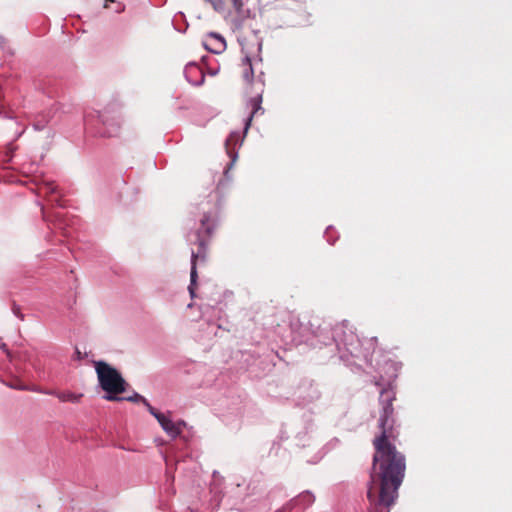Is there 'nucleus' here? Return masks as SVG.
<instances>
[{"label":"nucleus","mask_w":512,"mask_h":512,"mask_svg":"<svg viewBox=\"0 0 512 512\" xmlns=\"http://www.w3.org/2000/svg\"><path fill=\"white\" fill-rule=\"evenodd\" d=\"M393 414L392 400L383 403L378 420L380 432L372 441L374 454L367 491L371 512H389L405 476L406 458L395 445L399 432Z\"/></svg>","instance_id":"nucleus-1"},{"label":"nucleus","mask_w":512,"mask_h":512,"mask_svg":"<svg viewBox=\"0 0 512 512\" xmlns=\"http://www.w3.org/2000/svg\"><path fill=\"white\" fill-rule=\"evenodd\" d=\"M218 217L216 212H208L203 215L200 220V227L196 231L195 244L198 245L196 251H192L191 255V272H190V285L188 287L191 297L195 295L197 285V268L206 266L208 261L207 245L217 227Z\"/></svg>","instance_id":"nucleus-2"},{"label":"nucleus","mask_w":512,"mask_h":512,"mask_svg":"<svg viewBox=\"0 0 512 512\" xmlns=\"http://www.w3.org/2000/svg\"><path fill=\"white\" fill-rule=\"evenodd\" d=\"M95 370L100 387L106 392L107 401H121L118 395L125 392L128 385L121 373L104 361L95 362Z\"/></svg>","instance_id":"nucleus-3"},{"label":"nucleus","mask_w":512,"mask_h":512,"mask_svg":"<svg viewBox=\"0 0 512 512\" xmlns=\"http://www.w3.org/2000/svg\"><path fill=\"white\" fill-rule=\"evenodd\" d=\"M98 118L103 126L101 132L103 137H116L120 134L122 127L120 113L112 109H104L99 112Z\"/></svg>","instance_id":"nucleus-4"},{"label":"nucleus","mask_w":512,"mask_h":512,"mask_svg":"<svg viewBox=\"0 0 512 512\" xmlns=\"http://www.w3.org/2000/svg\"><path fill=\"white\" fill-rule=\"evenodd\" d=\"M157 421L159 422L163 430L172 438H176L177 436H179L182 432V427L185 426L184 421L175 423L166 415L157 416Z\"/></svg>","instance_id":"nucleus-5"},{"label":"nucleus","mask_w":512,"mask_h":512,"mask_svg":"<svg viewBox=\"0 0 512 512\" xmlns=\"http://www.w3.org/2000/svg\"><path fill=\"white\" fill-rule=\"evenodd\" d=\"M251 107L250 116L247 118L244 133H246L250 127L252 119L258 114H263L264 109L262 108V93L257 94L255 97L251 98L249 101Z\"/></svg>","instance_id":"nucleus-6"},{"label":"nucleus","mask_w":512,"mask_h":512,"mask_svg":"<svg viewBox=\"0 0 512 512\" xmlns=\"http://www.w3.org/2000/svg\"><path fill=\"white\" fill-rule=\"evenodd\" d=\"M225 46V40L221 36L214 33H211L207 38V42H205V47L214 53L220 52L225 48Z\"/></svg>","instance_id":"nucleus-7"},{"label":"nucleus","mask_w":512,"mask_h":512,"mask_svg":"<svg viewBox=\"0 0 512 512\" xmlns=\"http://www.w3.org/2000/svg\"><path fill=\"white\" fill-rule=\"evenodd\" d=\"M50 394L56 395V397H57L61 402H72V403H77V402H79L80 398L82 397V394H74V393L69 392V391H64V392H51Z\"/></svg>","instance_id":"nucleus-8"},{"label":"nucleus","mask_w":512,"mask_h":512,"mask_svg":"<svg viewBox=\"0 0 512 512\" xmlns=\"http://www.w3.org/2000/svg\"><path fill=\"white\" fill-rule=\"evenodd\" d=\"M243 65H244L243 77H244V79L247 82H251V80L253 78V75H254V72H253V68H252V63H251L250 57L246 56L243 59Z\"/></svg>","instance_id":"nucleus-9"},{"label":"nucleus","mask_w":512,"mask_h":512,"mask_svg":"<svg viewBox=\"0 0 512 512\" xmlns=\"http://www.w3.org/2000/svg\"><path fill=\"white\" fill-rule=\"evenodd\" d=\"M40 190L45 194H54L57 190V186L53 183H47Z\"/></svg>","instance_id":"nucleus-10"},{"label":"nucleus","mask_w":512,"mask_h":512,"mask_svg":"<svg viewBox=\"0 0 512 512\" xmlns=\"http://www.w3.org/2000/svg\"><path fill=\"white\" fill-rule=\"evenodd\" d=\"M122 398V400H127L130 402H142L143 404L146 403V399L138 393H134L132 396Z\"/></svg>","instance_id":"nucleus-11"},{"label":"nucleus","mask_w":512,"mask_h":512,"mask_svg":"<svg viewBox=\"0 0 512 512\" xmlns=\"http://www.w3.org/2000/svg\"><path fill=\"white\" fill-rule=\"evenodd\" d=\"M144 405L147 407L148 411L157 419V416L164 415L163 413H160L157 411L154 407H152L149 402L146 400V403Z\"/></svg>","instance_id":"nucleus-12"},{"label":"nucleus","mask_w":512,"mask_h":512,"mask_svg":"<svg viewBox=\"0 0 512 512\" xmlns=\"http://www.w3.org/2000/svg\"><path fill=\"white\" fill-rule=\"evenodd\" d=\"M232 1V4H233V7L237 10V11H240L244 5V2L243 0H231Z\"/></svg>","instance_id":"nucleus-13"},{"label":"nucleus","mask_w":512,"mask_h":512,"mask_svg":"<svg viewBox=\"0 0 512 512\" xmlns=\"http://www.w3.org/2000/svg\"><path fill=\"white\" fill-rule=\"evenodd\" d=\"M124 9H125V6L122 3H117V7L115 9V12L116 13H121V12L124 11Z\"/></svg>","instance_id":"nucleus-14"},{"label":"nucleus","mask_w":512,"mask_h":512,"mask_svg":"<svg viewBox=\"0 0 512 512\" xmlns=\"http://www.w3.org/2000/svg\"><path fill=\"white\" fill-rule=\"evenodd\" d=\"M110 3H115V0H105L104 8L108 9L110 7Z\"/></svg>","instance_id":"nucleus-15"},{"label":"nucleus","mask_w":512,"mask_h":512,"mask_svg":"<svg viewBox=\"0 0 512 512\" xmlns=\"http://www.w3.org/2000/svg\"><path fill=\"white\" fill-rule=\"evenodd\" d=\"M232 139H233V135H231V136L227 139V141H226V145H229V144H230V142L232 141Z\"/></svg>","instance_id":"nucleus-16"},{"label":"nucleus","mask_w":512,"mask_h":512,"mask_svg":"<svg viewBox=\"0 0 512 512\" xmlns=\"http://www.w3.org/2000/svg\"><path fill=\"white\" fill-rule=\"evenodd\" d=\"M12 387L17 388V389H20V390H24V389H26V387H25V386H14V385H13Z\"/></svg>","instance_id":"nucleus-17"},{"label":"nucleus","mask_w":512,"mask_h":512,"mask_svg":"<svg viewBox=\"0 0 512 512\" xmlns=\"http://www.w3.org/2000/svg\"><path fill=\"white\" fill-rule=\"evenodd\" d=\"M311 496L309 494L301 496V498H310Z\"/></svg>","instance_id":"nucleus-18"}]
</instances>
